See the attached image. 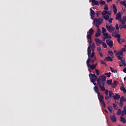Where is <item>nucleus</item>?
Instances as JSON below:
<instances>
[{"instance_id":"nucleus-11","label":"nucleus","mask_w":126,"mask_h":126,"mask_svg":"<svg viewBox=\"0 0 126 126\" xmlns=\"http://www.w3.org/2000/svg\"><path fill=\"white\" fill-rule=\"evenodd\" d=\"M104 62H113V59H112V58L110 56L106 57L104 59Z\"/></svg>"},{"instance_id":"nucleus-31","label":"nucleus","mask_w":126,"mask_h":126,"mask_svg":"<svg viewBox=\"0 0 126 126\" xmlns=\"http://www.w3.org/2000/svg\"><path fill=\"white\" fill-rule=\"evenodd\" d=\"M120 101L121 102H126V99L125 98V96H123L120 98Z\"/></svg>"},{"instance_id":"nucleus-12","label":"nucleus","mask_w":126,"mask_h":126,"mask_svg":"<svg viewBox=\"0 0 126 126\" xmlns=\"http://www.w3.org/2000/svg\"><path fill=\"white\" fill-rule=\"evenodd\" d=\"M92 4H94L93 5V6L94 5H98V6H99V2L96 0H92Z\"/></svg>"},{"instance_id":"nucleus-28","label":"nucleus","mask_w":126,"mask_h":126,"mask_svg":"<svg viewBox=\"0 0 126 126\" xmlns=\"http://www.w3.org/2000/svg\"><path fill=\"white\" fill-rule=\"evenodd\" d=\"M117 84H118V81H115L112 84V86H113L112 87H116L117 86Z\"/></svg>"},{"instance_id":"nucleus-45","label":"nucleus","mask_w":126,"mask_h":126,"mask_svg":"<svg viewBox=\"0 0 126 126\" xmlns=\"http://www.w3.org/2000/svg\"><path fill=\"white\" fill-rule=\"evenodd\" d=\"M102 33L104 34V33H106V31H107V30H106V29H105V28L102 27Z\"/></svg>"},{"instance_id":"nucleus-47","label":"nucleus","mask_w":126,"mask_h":126,"mask_svg":"<svg viewBox=\"0 0 126 126\" xmlns=\"http://www.w3.org/2000/svg\"><path fill=\"white\" fill-rule=\"evenodd\" d=\"M120 107H123L124 106V102L123 101H120L119 103Z\"/></svg>"},{"instance_id":"nucleus-48","label":"nucleus","mask_w":126,"mask_h":126,"mask_svg":"<svg viewBox=\"0 0 126 126\" xmlns=\"http://www.w3.org/2000/svg\"><path fill=\"white\" fill-rule=\"evenodd\" d=\"M113 94H114V93H113V92L110 91H109V96L110 97H112V95H113Z\"/></svg>"},{"instance_id":"nucleus-61","label":"nucleus","mask_w":126,"mask_h":126,"mask_svg":"<svg viewBox=\"0 0 126 126\" xmlns=\"http://www.w3.org/2000/svg\"><path fill=\"white\" fill-rule=\"evenodd\" d=\"M124 111L125 112V115H126V107H124Z\"/></svg>"},{"instance_id":"nucleus-23","label":"nucleus","mask_w":126,"mask_h":126,"mask_svg":"<svg viewBox=\"0 0 126 126\" xmlns=\"http://www.w3.org/2000/svg\"><path fill=\"white\" fill-rule=\"evenodd\" d=\"M112 35L113 37H115V38H118V39L121 38V34H116L115 35H114V34H112Z\"/></svg>"},{"instance_id":"nucleus-22","label":"nucleus","mask_w":126,"mask_h":126,"mask_svg":"<svg viewBox=\"0 0 126 126\" xmlns=\"http://www.w3.org/2000/svg\"><path fill=\"white\" fill-rule=\"evenodd\" d=\"M92 48V46H89L88 47V56L91 55L90 54H91V50L90 49Z\"/></svg>"},{"instance_id":"nucleus-33","label":"nucleus","mask_w":126,"mask_h":126,"mask_svg":"<svg viewBox=\"0 0 126 126\" xmlns=\"http://www.w3.org/2000/svg\"><path fill=\"white\" fill-rule=\"evenodd\" d=\"M103 18H104V19H105V20H109V18H110V16L109 15H104L103 16Z\"/></svg>"},{"instance_id":"nucleus-4","label":"nucleus","mask_w":126,"mask_h":126,"mask_svg":"<svg viewBox=\"0 0 126 126\" xmlns=\"http://www.w3.org/2000/svg\"><path fill=\"white\" fill-rule=\"evenodd\" d=\"M106 28L108 31L110 32H113V31H115L116 28L114 27L113 26H108V24L106 25Z\"/></svg>"},{"instance_id":"nucleus-38","label":"nucleus","mask_w":126,"mask_h":126,"mask_svg":"<svg viewBox=\"0 0 126 126\" xmlns=\"http://www.w3.org/2000/svg\"><path fill=\"white\" fill-rule=\"evenodd\" d=\"M101 44H102V46L103 48H105L106 49H107V44L102 41V42H101Z\"/></svg>"},{"instance_id":"nucleus-62","label":"nucleus","mask_w":126,"mask_h":126,"mask_svg":"<svg viewBox=\"0 0 126 126\" xmlns=\"http://www.w3.org/2000/svg\"><path fill=\"white\" fill-rule=\"evenodd\" d=\"M105 100H108L109 99V96L108 95H106L105 96Z\"/></svg>"},{"instance_id":"nucleus-13","label":"nucleus","mask_w":126,"mask_h":126,"mask_svg":"<svg viewBox=\"0 0 126 126\" xmlns=\"http://www.w3.org/2000/svg\"><path fill=\"white\" fill-rule=\"evenodd\" d=\"M113 97L114 100H119V99L121 98V95H120V94H116V95H113Z\"/></svg>"},{"instance_id":"nucleus-57","label":"nucleus","mask_w":126,"mask_h":126,"mask_svg":"<svg viewBox=\"0 0 126 126\" xmlns=\"http://www.w3.org/2000/svg\"><path fill=\"white\" fill-rule=\"evenodd\" d=\"M95 25L96 26V27L97 28V29H100V27L99 26V25L98 24H95Z\"/></svg>"},{"instance_id":"nucleus-1","label":"nucleus","mask_w":126,"mask_h":126,"mask_svg":"<svg viewBox=\"0 0 126 126\" xmlns=\"http://www.w3.org/2000/svg\"><path fill=\"white\" fill-rule=\"evenodd\" d=\"M105 81H106V77L104 75L99 76V78L97 79V82L98 83L99 85H104Z\"/></svg>"},{"instance_id":"nucleus-21","label":"nucleus","mask_w":126,"mask_h":126,"mask_svg":"<svg viewBox=\"0 0 126 126\" xmlns=\"http://www.w3.org/2000/svg\"><path fill=\"white\" fill-rule=\"evenodd\" d=\"M93 33H94V30H93V28H91L89 31V34L90 35H93Z\"/></svg>"},{"instance_id":"nucleus-15","label":"nucleus","mask_w":126,"mask_h":126,"mask_svg":"<svg viewBox=\"0 0 126 126\" xmlns=\"http://www.w3.org/2000/svg\"><path fill=\"white\" fill-rule=\"evenodd\" d=\"M103 36L105 37V39H108L111 38V35H109V34L107 32H104L103 33Z\"/></svg>"},{"instance_id":"nucleus-41","label":"nucleus","mask_w":126,"mask_h":126,"mask_svg":"<svg viewBox=\"0 0 126 126\" xmlns=\"http://www.w3.org/2000/svg\"><path fill=\"white\" fill-rule=\"evenodd\" d=\"M104 9V10H106V11H108V10H109V7H108V5H105Z\"/></svg>"},{"instance_id":"nucleus-60","label":"nucleus","mask_w":126,"mask_h":126,"mask_svg":"<svg viewBox=\"0 0 126 126\" xmlns=\"http://www.w3.org/2000/svg\"><path fill=\"white\" fill-rule=\"evenodd\" d=\"M119 28H120V29H123V28H124V26L120 24L119 25Z\"/></svg>"},{"instance_id":"nucleus-24","label":"nucleus","mask_w":126,"mask_h":126,"mask_svg":"<svg viewBox=\"0 0 126 126\" xmlns=\"http://www.w3.org/2000/svg\"><path fill=\"white\" fill-rule=\"evenodd\" d=\"M120 89L121 91H123L124 92V93H126V88H125V87L121 86Z\"/></svg>"},{"instance_id":"nucleus-51","label":"nucleus","mask_w":126,"mask_h":126,"mask_svg":"<svg viewBox=\"0 0 126 126\" xmlns=\"http://www.w3.org/2000/svg\"><path fill=\"white\" fill-rule=\"evenodd\" d=\"M121 112H122V111L121 110V109H119L118 110V112H117V115H121Z\"/></svg>"},{"instance_id":"nucleus-40","label":"nucleus","mask_w":126,"mask_h":126,"mask_svg":"<svg viewBox=\"0 0 126 126\" xmlns=\"http://www.w3.org/2000/svg\"><path fill=\"white\" fill-rule=\"evenodd\" d=\"M108 109L110 113H112V112H113V107H112V106L108 107Z\"/></svg>"},{"instance_id":"nucleus-5","label":"nucleus","mask_w":126,"mask_h":126,"mask_svg":"<svg viewBox=\"0 0 126 126\" xmlns=\"http://www.w3.org/2000/svg\"><path fill=\"white\" fill-rule=\"evenodd\" d=\"M106 44L110 47V48H113V46H114V43L112 40L107 39L106 40Z\"/></svg>"},{"instance_id":"nucleus-44","label":"nucleus","mask_w":126,"mask_h":126,"mask_svg":"<svg viewBox=\"0 0 126 126\" xmlns=\"http://www.w3.org/2000/svg\"><path fill=\"white\" fill-rule=\"evenodd\" d=\"M108 54L110 55V56H113L114 55V52L112 51H108Z\"/></svg>"},{"instance_id":"nucleus-63","label":"nucleus","mask_w":126,"mask_h":126,"mask_svg":"<svg viewBox=\"0 0 126 126\" xmlns=\"http://www.w3.org/2000/svg\"><path fill=\"white\" fill-rule=\"evenodd\" d=\"M97 52H100L101 51V48L100 47H97Z\"/></svg>"},{"instance_id":"nucleus-36","label":"nucleus","mask_w":126,"mask_h":126,"mask_svg":"<svg viewBox=\"0 0 126 126\" xmlns=\"http://www.w3.org/2000/svg\"><path fill=\"white\" fill-rule=\"evenodd\" d=\"M87 38L88 40H89L90 39H92V35L89 34H87Z\"/></svg>"},{"instance_id":"nucleus-56","label":"nucleus","mask_w":126,"mask_h":126,"mask_svg":"<svg viewBox=\"0 0 126 126\" xmlns=\"http://www.w3.org/2000/svg\"><path fill=\"white\" fill-rule=\"evenodd\" d=\"M126 48H125V47L122 48L121 49V52H122L123 53H124V52H126Z\"/></svg>"},{"instance_id":"nucleus-20","label":"nucleus","mask_w":126,"mask_h":126,"mask_svg":"<svg viewBox=\"0 0 126 126\" xmlns=\"http://www.w3.org/2000/svg\"><path fill=\"white\" fill-rule=\"evenodd\" d=\"M94 15H95V11L92 9V8H90V16H93Z\"/></svg>"},{"instance_id":"nucleus-3","label":"nucleus","mask_w":126,"mask_h":126,"mask_svg":"<svg viewBox=\"0 0 126 126\" xmlns=\"http://www.w3.org/2000/svg\"><path fill=\"white\" fill-rule=\"evenodd\" d=\"M94 22L95 24H98V25H101L103 22V18H99L98 19L94 18Z\"/></svg>"},{"instance_id":"nucleus-55","label":"nucleus","mask_w":126,"mask_h":126,"mask_svg":"<svg viewBox=\"0 0 126 126\" xmlns=\"http://www.w3.org/2000/svg\"><path fill=\"white\" fill-rule=\"evenodd\" d=\"M114 53L116 56H119V52H118L117 50H114Z\"/></svg>"},{"instance_id":"nucleus-19","label":"nucleus","mask_w":126,"mask_h":126,"mask_svg":"<svg viewBox=\"0 0 126 126\" xmlns=\"http://www.w3.org/2000/svg\"><path fill=\"white\" fill-rule=\"evenodd\" d=\"M91 61H92L91 55H88V60L86 62L87 64L88 63H90V62H91Z\"/></svg>"},{"instance_id":"nucleus-29","label":"nucleus","mask_w":126,"mask_h":126,"mask_svg":"<svg viewBox=\"0 0 126 126\" xmlns=\"http://www.w3.org/2000/svg\"><path fill=\"white\" fill-rule=\"evenodd\" d=\"M121 122H122V123H123V124H126V119L123 117H121Z\"/></svg>"},{"instance_id":"nucleus-35","label":"nucleus","mask_w":126,"mask_h":126,"mask_svg":"<svg viewBox=\"0 0 126 126\" xmlns=\"http://www.w3.org/2000/svg\"><path fill=\"white\" fill-rule=\"evenodd\" d=\"M101 14L103 16H104V15L105 16V15H106V14H108V11H107L106 10L103 11L101 13Z\"/></svg>"},{"instance_id":"nucleus-32","label":"nucleus","mask_w":126,"mask_h":126,"mask_svg":"<svg viewBox=\"0 0 126 126\" xmlns=\"http://www.w3.org/2000/svg\"><path fill=\"white\" fill-rule=\"evenodd\" d=\"M99 3L100 5H103L104 4H106V2L103 0H100Z\"/></svg>"},{"instance_id":"nucleus-7","label":"nucleus","mask_w":126,"mask_h":126,"mask_svg":"<svg viewBox=\"0 0 126 126\" xmlns=\"http://www.w3.org/2000/svg\"><path fill=\"white\" fill-rule=\"evenodd\" d=\"M88 67H91V69H95L96 68V65L94 63H93L92 65L90 64V63L87 64Z\"/></svg>"},{"instance_id":"nucleus-58","label":"nucleus","mask_w":126,"mask_h":126,"mask_svg":"<svg viewBox=\"0 0 126 126\" xmlns=\"http://www.w3.org/2000/svg\"><path fill=\"white\" fill-rule=\"evenodd\" d=\"M105 95H108V94H109V91H108V90H105Z\"/></svg>"},{"instance_id":"nucleus-64","label":"nucleus","mask_w":126,"mask_h":126,"mask_svg":"<svg viewBox=\"0 0 126 126\" xmlns=\"http://www.w3.org/2000/svg\"><path fill=\"white\" fill-rule=\"evenodd\" d=\"M123 72H125V73H126V67L125 68L123 69Z\"/></svg>"},{"instance_id":"nucleus-37","label":"nucleus","mask_w":126,"mask_h":126,"mask_svg":"<svg viewBox=\"0 0 126 126\" xmlns=\"http://www.w3.org/2000/svg\"><path fill=\"white\" fill-rule=\"evenodd\" d=\"M108 85H112V80H108L107 81Z\"/></svg>"},{"instance_id":"nucleus-18","label":"nucleus","mask_w":126,"mask_h":126,"mask_svg":"<svg viewBox=\"0 0 126 126\" xmlns=\"http://www.w3.org/2000/svg\"><path fill=\"white\" fill-rule=\"evenodd\" d=\"M95 41L96 44H101V43H103V41L100 40L99 38H95Z\"/></svg>"},{"instance_id":"nucleus-49","label":"nucleus","mask_w":126,"mask_h":126,"mask_svg":"<svg viewBox=\"0 0 126 126\" xmlns=\"http://www.w3.org/2000/svg\"><path fill=\"white\" fill-rule=\"evenodd\" d=\"M96 61V57H94L93 60H92L91 63H94Z\"/></svg>"},{"instance_id":"nucleus-39","label":"nucleus","mask_w":126,"mask_h":126,"mask_svg":"<svg viewBox=\"0 0 126 126\" xmlns=\"http://www.w3.org/2000/svg\"><path fill=\"white\" fill-rule=\"evenodd\" d=\"M102 106H104V108H106V103H105V101L103 100L102 101H100Z\"/></svg>"},{"instance_id":"nucleus-16","label":"nucleus","mask_w":126,"mask_h":126,"mask_svg":"<svg viewBox=\"0 0 126 126\" xmlns=\"http://www.w3.org/2000/svg\"><path fill=\"white\" fill-rule=\"evenodd\" d=\"M117 41L119 44H122V43H125L126 40H125L124 38H120L117 39Z\"/></svg>"},{"instance_id":"nucleus-59","label":"nucleus","mask_w":126,"mask_h":126,"mask_svg":"<svg viewBox=\"0 0 126 126\" xmlns=\"http://www.w3.org/2000/svg\"><path fill=\"white\" fill-rule=\"evenodd\" d=\"M113 106L114 109H116V108H117V104H116V103H113Z\"/></svg>"},{"instance_id":"nucleus-52","label":"nucleus","mask_w":126,"mask_h":126,"mask_svg":"<svg viewBox=\"0 0 126 126\" xmlns=\"http://www.w3.org/2000/svg\"><path fill=\"white\" fill-rule=\"evenodd\" d=\"M115 27H116V29H117V30H120V28H119V24L116 23V25H115Z\"/></svg>"},{"instance_id":"nucleus-25","label":"nucleus","mask_w":126,"mask_h":126,"mask_svg":"<svg viewBox=\"0 0 126 126\" xmlns=\"http://www.w3.org/2000/svg\"><path fill=\"white\" fill-rule=\"evenodd\" d=\"M119 21H120V22H121V23H122V24L123 25H125V24H126V21H125V20H123V19H122V18H120L119 20Z\"/></svg>"},{"instance_id":"nucleus-27","label":"nucleus","mask_w":126,"mask_h":126,"mask_svg":"<svg viewBox=\"0 0 126 126\" xmlns=\"http://www.w3.org/2000/svg\"><path fill=\"white\" fill-rule=\"evenodd\" d=\"M121 63H122L124 66H126V60H121Z\"/></svg>"},{"instance_id":"nucleus-43","label":"nucleus","mask_w":126,"mask_h":126,"mask_svg":"<svg viewBox=\"0 0 126 126\" xmlns=\"http://www.w3.org/2000/svg\"><path fill=\"white\" fill-rule=\"evenodd\" d=\"M118 56H124V52L122 51L118 52Z\"/></svg>"},{"instance_id":"nucleus-53","label":"nucleus","mask_w":126,"mask_h":126,"mask_svg":"<svg viewBox=\"0 0 126 126\" xmlns=\"http://www.w3.org/2000/svg\"><path fill=\"white\" fill-rule=\"evenodd\" d=\"M116 57H117V58H118V60H119V61H121V60H122V57H121V56L117 55V56H116Z\"/></svg>"},{"instance_id":"nucleus-8","label":"nucleus","mask_w":126,"mask_h":126,"mask_svg":"<svg viewBox=\"0 0 126 126\" xmlns=\"http://www.w3.org/2000/svg\"><path fill=\"white\" fill-rule=\"evenodd\" d=\"M110 119L111 121H112V123H115L117 122V118H116L115 115H113L112 116L110 115Z\"/></svg>"},{"instance_id":"nucleus-2","label":"nucleus","mask_w":126,"mask_h":126,"mask_svg":"<svg viewBox=\"0 0 126 126\" xmlns=\"http://www.w3.org/2000/svg\"><path fill=\"white\" fill-rule=\"evenodd\" d=\"M89 76L91 82H94L97 80V76L94 74L90 73Z\"/></svg>"},{"instance_id":"nucleus-46","label":"nucleus","mask_w":126,"mask_h":126,"mask_svg":"<svg viewBox=\"0 0 126 126\" xmlns=\"http://www.w3.org/2000/svg\"><path fill=\"white\" fill-rule=\"evenodd\" d=\"M94 56H95V52H94V51H93L92 53V54L91 55V59H93V58H94Z\"/></svg>"},{"instance_id":"nucleus-14","label":"nucleus","mask_w":126,"mask_h":126,"mask_svg":"<svg viewBox=\"0 0 126 126\" xmlns=\"http://www.w3.org/2000/svg\"><path fill=\"white\" fill-rule=\"evenodd\" d=\"M113 9L114 14H116L117 12H118V9H117V7H116L115 4L113 5Z\"/></svg>"},{"instance_id":"nucleus-17","label":"nucleus","mask_w":126,"mask_h":126,"mask_svg":"<svg viewBox=\"0 0 126 126\" xmlns=\"http://www.w3.org/2000/svg\"><path fill=\"white\" fill-rule=\"evenodd\" d=\"M99 88L101 89L102 91H105V84L104 85H99Z\"/></svg>"},{"instance_id":"nucleus-10","label":"nucleus","mask_w":126,"mask_h":126,"mask_svg":"<svg viewBox=\"0 0 126 126\" xmlns=\"http://www.w3.org/2000/svg\"><path fill=\"white\" fill-rule=\"evenodd\" d=\"M94 89L95 92L97 94H100V93H99V91H100V90H98V84H96V85L94 87Z\"/></svg>"},{"instance_id":"nucleus-50","label":"nucleus","mask_w":126,"mask_h":126,"mask_svg":"<svg viewBox=\"0 0 126 126\" xmlns=\"http://www.w3.org/2000/svg\"><path fill=\"white\" fill-rule=\"evenodd\" d=\"M95 72L97 75H99L100 74V71L99 70L95 69Z\"/></svg>"},{"instance_id":"nucleus-54","label":"nucleus","mask_w":126,"mask_h":126,"mask_svg":"<svg viewBox=\"0 0 126 126\" xmlns=\"http://www.w3.org/2000/svg\"><path fill=\"white\" fill-rule=\"evenodd\" d=\"M113 21V18H110L109 20H108V22H109V23H112Z\"/></svg>"},{"instance_id":"nucleus-30","label":"nucleus","mask_w":126,"mask_h":126,"mask_svg":"<svg viewBox=\"0 0 126 126\" xmlns=\"http://www.w3.org/2000/svg\"><path fill=\"white\" fill-rule=\"evenodd\" d=\"M122 17V15H121V13H118L117 15H116V19H120Z\"/></svg>"},{"instance_id":"nucleus-6","label":"nucleus","mask_w":126,"mask_h":126,"mask_svg":"<svg viewBox=\"0 0 126 126\" xmlns=\"http://www.w3.org/2000/svg\"><path fill=\"white\" fill-rule=\"evenodd\" d=\"M97 97L100 102L104 101V96L101 95V94H97Z\"/></svg>"},{"instance_id":"nucleus-26","label":"nucleus","mask_w":126,"mask_h":126,"mask_svg":"<svg viewBox=\"0 0 126 126\" xmlns=\"http://www.w3.org/2000/svg\"><path fill=\"white\" fill-rule=\"evenodd\" d=\"M122 5H124L126 8V0L121 1L120 2Z\"/></svg>"},{"instance_id":"nucleus-42","label":"nucleus","mask_w":126,"mask_h":126,"mask_svg":"<svg viewBox=\"0 0 126 126\" xmlns=\"http://www.w3.org/2000/svg\"><path fill=\"white\" fill-rule=\"evenodd\" d=\"M104 75H107V77H111V72H108L104 74Z\"/></svg>"},{"instance_id":"nucleus-34","label":"nucleus","mask_w":126,"mask_h":126,"mask_svg":"<svg viewBox=\"0 0 126 126\" xmlns=\"http://www.w3.org/2000/svg\"><path fill=\"white\" fill-rule=\"evenodd\" d=\"M110 68L111 72H113L114 73H116V72H117V71L113 68L112 67H110Z\"/></svg>"},{"instance_id":"nucleus-9","label":"nucleus","mask_w":126,"mask_h":126,"mask_svg":"<svg viewBox=\"0 0 126 126\" xmlns=\"http://www.w3.org/2000/svg\"><path fill=\"white\" fill-rule=\"evenodd\" d=\"M102 33V32L100 29H97V32L95 33V37H99L101 36V34Z\"/></svg>"}]
</instances>
